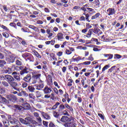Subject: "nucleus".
<instances>
[{
	"label": "nucleus",
	"instance_id": "obj_17",
	"mask_svg": "<svg viewBox=\"0 0 127 127\" xmlns=\"http://www.w3.org/2000/svg\"><path fill=\"white\" fill-rule=\"evenodd\" d=\"M93 29H89L88 31V33L86 36V37H87V38H90V37H91V36L93 34Z\"/></svg>",
	"mask_w": 127,
	"mask_h": 127
},
{
	"label": "nucleus",
	"instance_id": "obj_36",
	"mask_svg": "<svg viewBox=\"0 0 127 127\" xmlns=\"http://www.w3.org/2000/svg\"><path fill=\"white\" fill-rule=\"evenodd\" d=\"M90 64H91V62L90 61L84 62L81 64V65H90Z\"/></svg>",
	"mask_w": 127,
	"mask_h": 127
},
{
	"label": "nucleus",
	"instance_id": "obj_34",
	"mask_svg": "<svg viewBox=\"0 0 127 127\" xmlns=\"http://www.w3.org/2000/svg\"><path fill=\"white\" fill-rule=\"evenodd\" d=\"M68 81L69 82L67 83V86H69V87H71V86H72V83H73V80H72L71 79H69L68 80Z\"/></svg>",
	"mask_w": 127,
	"mask_h": 127
},
{
	"label": "nucleus",
	"instance_id": "obj_21",
	"mask_svg": "<svg viewBox=\"0 0 127 127\" xmlns=\"http://www.w3.org/2000/svg\"><path fill=\"white\" fill-rule=\"evenodd\" d=\"M103 56L104 57H108V60L112 59L113 57H114V55H113V54H104Z\"/></svg>",
	"mask_w": 127,
	"mask_h": 127
},
{
	"label": "nucleus",
	"instance_id": "obj_25",
	"mask_svg": "<svg viewBox=\"0 0 127 127\" xmlns=\"http://www.w3.org/2000/svg\"><path fill=\"white\" fill-rule=\"evenodd\" d=\"M6 64V62L3 60H0V67L2 68Z\"/></svg>",
	"mask_w": 127,
	"mask_h": 127
},
{
	"label": "nucleus",
	"instance_id": "obj_50",
	"mask_svg": "<svg viewBox=\"0 0 127 127\" xmlns=\"http://www.w3.org/2000/svg\"><path fill=\"white\" fill-rule=\"evenodd\" d=\"M65 53L67 54V55H70V54H72V52H71L69 50H66L65 51Z\"/></svg>",
	"mask_w": 127,
	"mask_h": 127
},
{
	"label": "nucleus",
	"instance_id": "obj_64",
	"mask_svg": "<svg viewBox=\"0 0 127 127\" xmlns=\"http://www.w3.org/2000/svg\"><path fill=\"white\" fill-rule=\"evenodd\" d=\"M50 97H51V96H50V95H49V94H46L44 96V98L45 99H49V98H50Z\"/></svg>",
	"mask_w": 127,
	"mask_h": 127
},
{
	"label": "nucleus",
	"instance_id": "obj_31",
	"mask_svg": "<svg viewBox=\"0 0 127 127\" xmlns=\"http://www.w3.org/2000/svg\"><path fill=\"white\" fill-rule=\"evenodd\" d=\"M19 121L20 123H21L22 124H24V125H27V124H28V122H27V121L24 120V119L22 118H20Z\"/></svg>",
	"mask_w": 127,
	"mask_h": 127
},
{
	"label": "nucleus",
	"instance_id": "obj_13",
	"mask_svg": "<svg viewBox=\"0 0 127 127\" xmlns=\"http://www.w3.org/2000/svg\"><path fill=\"white\" fill-rule=\"evenodd\" d=\"M57 38L58 41H62L64 39V35L62 33H58L57 34Z\"/></svg>",
	"mask_w": 127,
	"mask_h": 127
},
{
	"label": "nucleus",
	"instance_id": "obj_44",
	"mask_svg": "<svg viewBox=\"0 0 127 127\" xmlns=\"http://www.w3.org/2000/svg\"><path fill=\"white\" fill-rule=\"evenodd\" d=\"M16 64L18 66H20L22 64V63H21V62H20L19 60H17L16 61Z\"/></svg>",
	"mask_w": 127,
	"mask_h": 127
},
{
	"label": "nucleus",
	"instance_id": "obj_29",
	"mask_svg": "<svg viewBox=\"0 0 127 127\" xmlns=\"http://www.w3.org/2000/svg\"><path fill=\"white\" fill-rule=\"evenodd\" d=\"M4 72L7 74H11V73L12 74V71L10 67H8L7 69L4 70Z\"/></svg>",
	"mask_w": 127,
	"mask_h": 127
},
{
	"label": "nucleus",
	"instance_id": "obj_37",
	"mask_svg": "<svg viewBox=\"0 0 127 127\" xmlns=\"http://www.w3.org/2000/svg\"><path fill=\"white\" fill-rule=\"evenodd\" d=\"M29 28H31V29H33V30H37V28L33 25H30L29 26Z\"/></svg>",
	"mask_w": 127,
	"mask_h": 127
},
{
	"label": "nucleus",
	"instance_id": "obj_9",
	"mask_svg": "<svg viewBox=\"0 0 127 127\" xmlns=\"http://www.w3.org/2000/svg\"><path fill=\"white\" fill-rule=\"evenodd\" d=\"M61 122L63 123H66L67 122H71V119L67 116H63L61 119Z\"/></svg>",
	"mask_w": 127,
	"mask_h": 127
},
{
	"label": "nucleus",
	"instance_id": "obj_56",
	"mask_svg": "<svg viewBox=\"0 0 127 127\" xmlns=\"http://www.w3.org/2000/svg\"><path fill=\"white\" fill-rule=\"evenodd\" d=\"M37 24H43V21L40 20H37Z\"/></svg>",
	"mask_w": 127,
	"mask_h": 127
},
{
	"label": "nucleus",
	"instance_id": "obj_30",
	"mask_svg": "<svg viewBox=\"0 0 127 127\" xmlns=\"http://www.w3.org/2000/svg\"><path fill=\"white\" fill-rule=\"evenodd\" d=\"M3 123L5 127H8L9 126V122L7 120H3Z\"/></svg>",
	"mask_w": 127,
	"mask_h": 127
},
{
	"label": "nucleus",
	"instance_id": "obj_51",
	"mask_svg": "<svg viewBox=\"0 0 127 127\" xmlns=\"http://www.w3.org/2000/svg\"><path fill=\"white\" fill-rule=\"evenodd\" d=\"M2 35L4 37H5V38H7V37H8V34L6 32L3 33Z\"/></svg>",
	"mask_w": 127,
	"mask_h": 127
},
{
	"label": "nucleus",
	"instance_id": "obj_53",
	"mask_svg": "<svg viewBox=\"0 0 127 127\" xmlns=\"http://www.w3.org/2000/svg\"><path fill=\"white\" fill-rule=\"evenodd\" d=\"M29 97L30 98V99H34V95L33 93H30L29 94Z\"/></svg>",
	"mask_w": 127,
	"mask_h": 127
},
{
	"label": "nucleus",
	"instance_id": "obj_12",
	"mask_svg": "<svg viewBox=\"0 0 127 127\" xmlns=\"http://www.w3.org/2000/svg\"><path fill=\"white\" fill-rule=\"evenodd\" d=\"M77 126L76 123L72 122V123H67L64 124L65 127H75Z\"/></svg>",
	"mask_w": 127,
	"mask_h": 127
},
{
	"label": "nucleus",
	"instance_id": "obj_14",
	"mask_svg": "<svg viewBox=\"0 0 127 127\" xmlns=\"http://www.w3.org/2000/svg\"><path fill=\"white\" fill-rule=\"evenodd\" d=\"M41 114L42 115V117L46 120H50V119H51L50 116H49V115L47 114V113H45L43 112H41Z\"/></svg>",
	"mask_w": 127,
	"mask_h": 127
},
{
	"label": "nucleus",
	"instance_id": "obj_54",
	"mask_svg": "<svg viewBox=\"0 0 127 127\" xmlns=\"http://www.w3.org/2000/svg\"><path fill=\"white\" fill-rule=\"evenodd\" d=\"M86 29H90V28H92V26L90 25V24L87 23L86 25Z\"/></svg>",
	"mask_w": 127,
	"mask_h": 127
},
{
	"label": "nucleus",
	"instance_id": "obj_47",
	"mask_svg": "<svg viewBox=\"0 0 127 127\" xmlns=\"http://www.w3.org/2000/svg\"><path fill=\"white\" fill-rule=\"evenodd\" d=\"M22 88H26V87H27V83L25 82H23L22 84Z\"/></svg>",
	"mask_w": 127,
	"mask_h": 127
},
{
	"label": "nucleus",
	"instance_id": "obj_22",
	"mask_svg": "<svg viewBox=\"0 0 127 127\" xmlns=\"http://www.w3.org/2000/svg\"><path fill=\"white\" fill-rule=\"evenodd\" d=\"M24 80L25 82H29L31 80V76L30 75H27L24 78Z\"/></svg>",
	"mask_w": 127,
	"mask_h": 127
},
{
	"label": "nucleus",
	"instance_id": "obj_59",
	"mask_svg": "<svg viewBox=\"0 0 127 127\" xmlns=\"http://www.w3.org/2000/svg\"><path fill=\"white\" fill-rule=\"evenodd\" d=\"M54 91L57 95H58V94H59V92H58V89H57V88H54Z\"/></svg>",
	"mask_w": 127,
	"mask_h": 127
},
{
	"label": "nucleus",
	"instance_id": "obj_23",
	"mask_svg": "<svg viewBox=\"0 0 127 127\" xmlns=\"http://www.w3.org/2000/svg\"><path fill=\"white\" fill-rule=\"evenodd\" d=\"M40 77H41V74H38L34 75L33 78L36 80H39V81H40Z\"/></svg>",
	"mask_w": 127,
	"mask_h": 127
},
{
	"label": "nucleus",
	"instance_id": "obj_27",
	"mask_svg": "<svg viewBox=\"0 0 127 127\" xmlns=\"http://www.w3.org/2000/svg\"><path fill=\"white\" fill-rule=\"evenodd\" d=\"M28 90H29V91L31 92V93H33V92H34V90H35V88L32 86H29L28 87Z\"/></svg>",
	"mask_w": 127,
	"mask_h": 127
},
{
	"label": "nucleus",
	"instance_id": "obj_46",
	"mask_svg": "<svg viewBox=\"0 0 127 127\" xmlns=\"http://www.w3.org/2000/svg\"><path fill=\"white\" fill-rule=\"evenodd\" d=\"M2 84L3 86H5V87H8V83L6 81H2Z\"/></svg>",
	"mask_w": 127,
	"mask_h": 127
},
{
	"label": "nucleus",
	"instance_id": "obj_43",
	"mask_svg": "<svg viewBox=\"0 0 127 127\" xmlns=\"http://www.w3.org/2000/svg\"><path fill=\"white\" fill-rule=\"evenodd\" d=\"M86 8L88 9V10H89L90 12H96L95 10L92 8L87 7Z\"/></svg>",
	"mask_w": 127,
	"mask_h": 127
},
{
	"label": "nucleus",
	"instance_id": "obj_2",
	"mask_svg": "<svg viewBox=\"0 0 127 127\" xmlns=\"http://www.w3.org/2000/svg\"><path fill=\"white\" fill-rule=\"evenodd\" d=\"M7 119L11 125H17L19 124V121L15 118H11V116L7 115Z\"/></svg>",
	"mask_w": 127,
	"mask_h": 127
},
{
	"label": "nucleus",
	"instance_id": "obj_5",
	"mask_svg": "<svg viewBox=\"0 0 127 127\" xmlns=\"http://www.w3.org/2000/svg\"><path fill=\"white\" fill-rule=\"evenodd\" d=\"M9 84L11 87H13V88L14 89V90H16V91H19V89L16 88V87H17L18 86L17 83L12 81Z\"/></svg>",
	"mask_w": 127,
	"mask_h": 127
},
{
	"label": "nucleus",
	"instance_id": "obj_63",
	"mask_svg": "<svg viewBox=\"0 0 127 127\" xmlns=\"http://www.w3.org/2000/svg\"><path fill=\"white\" fill-rule=\"evenodd\" d=\"M4 92H5V90L0 87V94H2L3 93H4Z\"/></svg>",
	"mask_w": 127,
	"mask_h": 127
},
{
	"label": "nucleus",
	"instance_id": "obj_1",
	"mask_svg": "<svg viewBox=\"0 0 127 127\" xmlns=\"http://www.w3.org/2000/svg\"><path fill=\"white\" fill-rule=\"evenodd\" d=\"M22 106L20 105H14V108L16 109V110H18V111H22V110H29L30 109V105L29 104L27 103H23Z\"/></svg>",
	"mask_w": 127,
	"mask_h": 127
},
{
	"label": "nucleus",
	"instance_id": "obj_28",
	"mask_svg": "<svg viewBox=\"0 0 127 127\" xmlns=\"http://www.w3.org/2000/svg\"><path fill=\"white\" fill-rule=\"evenodd\" d=\"M100 15H101V14H100V13H97L95 14V15L92 16L91 19H96V18H98V17H99Z\"/></svg>",
	"mask_w": 127,
	"mask_h": 127
},
{
	"label": "nucleus",
	"instance_id": "obj_32",
	"mask_svg": "<svg viewBox=\"0 0 127 127\" xmlns=\"http://www.w3.org/2000/svg\"><path fill=\"white\" fill-rule=\"evenodd\" d=\"M60 105V103L59 102H57L53 106V110H56L58 108V106Z\"/></svg>",
	"mask_w": 127,
	"mask_h": 127
},
{
	"label": "nucleus",
	"instance_id": "obj_57",
	"mask_svg": "<svg viewBox=\"0 0 127 127\" xmlns=\"http://www.w3.org/2000/svg\"><path fill=\"white\" fill-rule=\"evenodd\" d=\"M66 70H67V67H66L65 66L63 67L62 71L63 73H65Z\"/></svg>",
	"mask_w": 127,
	"mask_h": 127
},
{
	"label": "nucleus",
	"instance_id": "obj_38",
	"mask_svg": "<svg viewBox=\"0 0 127 127\" xmlns=\"http://www.w3.org/2000/svg\"><path fill=\"white\" fill-rule=\"evenodd\" d=\"M121 58H122V56L120 55L116 54L114 56L115 59H121Z\"/></svg>",
	"mask_w": 127,
	"mask_h": 127
},
{
	"label": "nucleus",
	"instance_id": "obj_4",
	"mask_svg": "<svg viewBox=\"0 0 127 127\" xmlns=\"http://www.w3.org/2000/svg\"><path fill=\"white\" fill-rule=\"evenodd\" d=\"M39 85H36V86L37 87L36 89L40 90L41 89H43L44 87V84H43V81L41 80H40L39 82Z\"/></svg>",
	"mask_w": 127,
	"mask_h": 127
},
{
	"label": "nucleus",
	"instance_id": "obj_39",
	"mask_svg": "<svg viewBox=\"0 0 127 127\" xmlns=\"http://www.w3.org/2000/svg\"><path fill=\"white\" fill-rule=\"evenodd\" d=\"M87 60H89V61H94V58L93 57V55H90L87 59Z\"/></svg>",
	"mask_w": 127,
	"mask_h": 127
},
{
	"label": "nucleus",
	"instance_id": "obj_41",
	"mask_svg": "<svg viewBox=\"0 0 127 127\" xmlns=\"http://www.w3.org/2000/svg\"><path fill=\"white\" fill-rule=\"evenodd\" d=\"M36 93L37 98H40V97H41L42 96L41 92L39 91H37Z\"/></svg>",
	"mask_w": 127,
	"mask_h": 127
},
{
	"label": "nucleus",
	"instance_id": "obj_62",
	"mask_svg": "<svg viewBox=\"0 0 127 127\" xmlns=\"http://www.w3.org/2000/svg\"><path fill=\"white\" fill-rule=\"evenodd\" d=\"M98 116L102 119V120H105V118L104 117V116H103V114H98Z\"/></svg>",
	"mask_w": 127,
	"mask_h": 127
},
{
	"label": "nucleus",
	"instance_id": "obj_6",
	"mask_svg": "<svg viewBox=\"0 0 127 127\" xmlns=\"http://www.w3.org/2000/svg\"><path fill=\"white\" fill-rule=\"evenodd\" d=\"M93 31L95 34H97L98 36H100V35L103 34V32L101 31V30L98 28L93 29Z\"/></svg>",
	"mask_w": 127,
	"mask_h": 127
},
{
	"label": "nucleus",
	"instance_id": "obj_3",
	"mask_svg": "<svg viewBox=\"0 0 127 127\" xmlns=\"http://www.w3.org/2000/svg\"><path fill=\"white\" fill-rule=\"evenodd\" d=\"M5 80L8 82V84L14 81V78L10 75H5Z\"/></svg>",
	"mask_w": 127,
	"mask_h": 127
},
{
	"label": "nucleus",
	"instance_id": "obj_24",
	"mask_svg": "<svg viewBox=\"0 0 127 127\" xmlns=\"http://www.w3.org/2000/svg\"><path fill=\"white\" fill-rule=\"evenodd\" d=\"M93 3L95 4V6H96V7H100V0H94V1H93Z\"/></svg>",
	"mask_w": 127,
	"mask_h": 127
},
{
	"label": "nucleus",
	"instance_id": "obj_55",
	"mask_svg": "<svg viewBox=\"0 0 127 127\" xmlns=\"http://www.w3.org/2000/svg\"><path fill=\"white\" fill-rule=\"evenodd\" d=\"M63 114L64 116H68L69 114H68V112L67 111L64 110L63 112Z\"/></svg>",
	"mask_w": 127,
	"mask_h": 127
},
{
	"label": "nucleus",
	"instance_id": "obj_60",
	"mask_svg": "<svg viewBox=\"0 0 127 127\" xmlns=\"http://www.w3.org/2000/svg\"><path fill=\"white\" fill-rule=\"evenodd\" d=\"M38 122H39V123H41L42 122V120H41V118H40V117H38L36 118Z\"/></svg>",
	"mask_w": 127,
	"mask_h": 127
},
{
	"label": "nucleus",
	"instance_id": "obj_33",
	"mask_svg": "<svg viewBox=\"0 0 127 127\" xmlns=\"http://www.w3.org/2000/svg\"><path fill=\"white\" fill-rule=\"evenodd\" d=\"M59 111H62V110H64L65 109V105L63 104H61L59 106Z\"/></svg>",
	"mask_w": 127,
	"mask_h": 127
},
{
	"label": "nucleus",
	"instance_id": "obj_16",
	"mask_svg": "<svg viewBox=\"0 0 127 127\" xmlns=\"http://www.w3.org/2000/svg\"><path fill=\"white\" fill-rule=\"evenodd\" d=\"M0 103H3V104L6 103H7V100L0 95Z\"/></svg>",
	"mask_w": 127,
	"mask_h": 127
},
{
	"label": "nucleus",
	"instance_id": "obj_15",
	"mask_svg": "<svg viewBox=\"0 0 127 127\" xmlns=\"http://www.w3.org/2000/svg\"><path fill=\"white\" fill-rule=\"evenodd\" d=\"M64 106L67 110H68L69 113H73L74 112V110H73V108L72 107L70 106L68 104H64Z\"/></svg>",
	"mask_w": 127,
	"mask_h": 127
},
{
	"label": "nucleus",
	"instance_id": "obj_20",
	"mask_svg": "<svg viewBox=\"0 0 127 127\" xmlns=\"http://www.w3.org/2000/svg\"><path fill=\"white\" fill-rule=\"evenodd\" d=\"M32 53L35 55V56L37 57V58H41V56H40V55L39 54V53H38V52H37V51L35 50H33Z\"/></svg>",
	"mask_w": 127,
	"mask_h": 127
},
{
	"label": "nucleus",
	"instance_id": "obj_26",
	"mask_svg": "<svg viewBox=\"0 0 127 127\" xmlns=\"http://www.w3.org/2000/svg\"><path fill=\"white\" fill-rule=\"evenodd\" d=\"M73 62H78L79 61H80V60H82V58H81V57L78 56L77 58L72 59Z\"/></svg>",
	"mask_w": 127,
	"mask_h": 127
},
{
	"label": "nucleus",
	"instance_id": "obj_8",
	"mask_svg": "<svg viewBox=\"0 0 127 127\" xmlns=\"http://www.w3.org/2000/svg\"><path fill=\"white\" fill-rule=\"evenodd\" d=\"M6 98L8 100H9V101H16L17 100L16 96L11 94L7 95Z\"/></svg>",
	"mask_w": 127,
	"mask_h": 127
},
{
	"label": "nucleus",
	"instance_id": "obj_48",
	"mask_svg": "<svg viewBox=\"0 0 127 127\" xmlns=\"http://www.w3.org/2000/svg\"><path fill=\"white\" fill-rule=\"evenodd\" d=\"M29 56V54L28 53H25L22 55V57H23V58H26V57H28Z\"/></svg>",
	"mask_w": 127,
	"mask_h": 127
},
{
	"label": "nucleus",
	"instance_id": "obj_45",
	"mask_svg": "<svg viewBox=\"0 0 127 127\" xmlns=\"http://www.w3.org/2000/svg\"><path fill=\"white\" fill-rule=\"evenodd\" d=\"M10 26H12V27H14V28L16 29V24L15 23H10L9 24Z\"/></svg>",
	"mask_w": 127,
	"mask_h": 127
},
{
	"label": "nucleus",
	"instance_id": "obj_10",
	"mask_svg": "<svg viewBox=\"0 0 127 127\" xmlns=\"http://www.w3.org/2000/svg\"><path fill=\"white\" fill-rule=\"evenodd\" d=\"M12 75L17 82H19L20 81V77L18 76V74H17V72L14 71L12 72Z\"/></svg>",
	"mask_w": 127,
	"mask_h": 127
},
{
	"label": "nucleus",
	"instance_id": "obj_52",
	"mask_svg": "<svg viewBox=\"0 0 127 127\" xmlns=\"http://www.w3.org/2000/svg\"><path fill=\"white\" fill-rule=\"evenodd\" d=\"M15 65H13L10 67V69H11V70H12V72H13L15 70Z\"/></svg>",
	"mask_w": 127,
	"mask_h": 127
},
{
	"label": "nucleus",
	"instance_id": "obj_18",
	"mask_svg": "<svg viewBox=\"0 0 127 127\" xmlns=\"http://www.w3.org/2000/svg\"><path fill=\"white\" fill-rule=\"evenodd\" d=\"M17 39H18L19 41L21 42L22 45H23L24 46H25V45H27V43H26V42H25V41L24 40H22V38H20L19 37H17Z\"/></svg>",
	"mask_w": 127,
	"mask_h": 127
},
{
	"label": "nucleus",
	"instance_id": "obj_58",
	"mask_svg": "<svg viewBox=\"0 0 127 127\" xmlns=\"http://www.w3.org/2000/svg\"><path fill=\"white\" fill-rule=\"evenodd\" d=\"M49 127H56V126L53 123H50Z\"/></svg>",
	"mask_w": 127,
	"mask_h": 127
},
{
	"label": "nucleus",
	"instance_id": "obj_11",
	"mask_svg": "<svg viewBox=\"0 0 127 127\" xmlns=\"http://www.w3.org/2000/svg\"><path fill=\"white\" fill-rule=\"evenodd\" d=\"M108 15H113L115 13V9L112 8H109L107 10Z\"/></svg>",
	"mask_w": 127,
	"mask_h": 127
},
{
	"label": "nucleus",
	"instance_id": "obj_19",
	"mask_svg": "<svg viewBox=\"0 0 127 127\" xmlns=\"http://www.w3.org/2000/svg\"><path fill=\"white\" fill-rule=\"evenodd\" d=\"M28 73V68L25 67L23 70H21L20 72V75H23V74H25Z\"/></svg>",
	"mask_w": 127,
	"mask_h": 127
},
{
	"label": "nucleus",
	"instance_id": "obj_35",
	"mask_svg": "<svg viewBox=\"0 0 127 127\" xmlns=\"http://www.w3.org/2000/svg\"><path fill=\"white\" fill-rule=\"evenodd\" d=\"M0 27H1V28H2V29H4L5 30H9V29L7 27H6V26L0 24Z\"/></svg>",
	"mask_w": 127,
	"mask_h": 127
},
{
	"label": "nucleus",
	"instance_id": "obj_7",
	"mask_svg": "<svg viewBox=\"0 0 127 127\" xmlns=\"http://www.w3.org/2000/svg\"><path fill=\"white\" fill-rule=\"evenodd\" d=\"M44 94H50L52 92V88L51 87H48V86L45 87L43 89Z\"/></svg>",
	"mask_w": 127,
	"mask_h": 127
},
{
	"label": "nucleus",
	"instance_id": "obj_49",
	"mask_svg": "<svg viewBox=\"0 0 127 127\" xmlns=\"http://www.w3.org/2000/svg\"><path fill=\"white\" fill-rule=\"evenodd\" d=\"M109 68V65H105L103 68H102V71L104 72V71H106L107 69Z\"/></svg>",
	"mask_w": 127,
	"mask_h": 127
},
{
	"label": "nucleus",
	"instance_id": "obj_61",
	"mask_svg": "<svg viewBox=\"0 0 127 127\" xmlns=\"http://www.w3.org/2000/svg\"><path fill=\"white\" fill-rule=\"evenodd\" d=\"M78 42H81L82 43H85V42H86V40H83L82 39H79Z\"/></svg>",
	"mask_w": 127,
	"mask_h": 127
},
{
	"label": "nucleus",
	"instance_id": "obj_42",
	"mask_svg": "<svg viewBox=\"0 0 127 127\" xmlns=\"http://www.w3.org/2000/svg\"><path fill=\"white\" fill-rule=\"evenodd\" d=\"M22 95L26 97H28V94H27V93L24 91H22Z\"/></svg>",
	"mask_w": 127,
	"mask_h": 127
},
{
	"label": "nucleus",
	"instance_id": "obj_40",
	"mask_svg": "<svg viewBox=\"0 0 127 127\" xmlns=\"http://www.w3.org/2000/svg\"><path fill=\"white\" fill-rule=\"evenodd\" d=\"M53 116L55 118H58L59 117V114L56 111H54Z\"/></svg>",
	"mask_w": 127,
	"mask_h": 127
}]
</instances>
